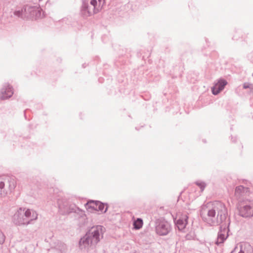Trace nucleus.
Instances as JSON below:
<instances>
[{
    "label": "nucleus",
    "instance_id": "1",
    "mask_svg": "<svg viewBox=\"0 0 253 253\" xmlns=\"http://www.w3.org/2000/svg\"><path fill=\"white\" fill-rule=\"evenodd\" d=\"M200 216L204 222L210 226H215L219 224V222L225 221L228 217L227 210L223 203L215 201L211 208L202 207Z\"/></svg>",
    "mask_w": 253,
    "mask_h": 253
},
{
    "label": "nucleus",
    "instance_id": "2",
    "mask_svg": "<svg viewBox=\"0 0 253 253\" xmlns=\"http://www.w3.org/2000/svg\"><path fill=\"white\" fill-rule=\"evenodd\" d=\"M38 218V213L34 210L27 209L25 211L20 208L13 215V222L16 225H28Z\"/></svg>",
    "mask_w": 253,
    "mask_h": 253
},
{
    "label": "nucleus",
    "instance_id": "3",
    "mask_svg": "<svg viewBox=\"0 0 253 253\" xmlns=\"http://www.w3.org/2000/svg\"><path fill=\"white\" fill-rule=\"evenodd\" d=\"M102 228V226H97L86 233L81 238L79 245L80 249L83 250L87 248L89 245H96L100 241V232Z\"/></svg>",
    "mask_w": 253,
    "mask_h": 253
},
{
    "label": "nucleus",
    "instance_id": "4",
    "mask_svg": "<svg viewBox=\"0 0 253 253\" xmlns=\"http://www.w3.org/2000/svg\"><path fill=\"white\" fill-rule=\"evenodd\" d=\"M59 211L61 214H68L72 212L80 213V216L84 215V211L77 207L75 204H70L66 199H59L57 201Z\"/></svg>",
    "mask_w": 253,
    "mask_h": 253
},
{
    "label": "nucleus",
    "instance_id": "5",
    "mask_svg": "<svg viewBox=\"0 0 253 253\" xmlns=\"http://www.w3.org/2000/svg\"><path fill=\"white\" fill-rule=\"evenodd\" d=\"M239 214L244 218L253 216V199H245L237 205Z\"/></svg>",
    "mask_w": 253,
    "mask_h": 253
},
{
    "label": "nucleus",
    "instance_id": "6",
    "mask_svg": "<svg viewBox=\"0 0 253 253\" xmlns=\"http://www.w3.org/2000/svg\"><path fill=\"white\" fill-rule=\"evenodd\" d=\"M94 3H96L95 0H82L80 10V15L82 17L86 18L97 13L98 12L94 7Z\"/></svg>",
    "mask_w": 253,
    "mask_h": 253
},
{
    "label": "nucleus",
    "instance_id": "7",
    "mask_svg": "<svg viewBox=\"0 0 253 253\" xmlns=\"http://www.w3.org/2000/svg\"><path fill=\"white\" fill-rule=\"evenodd\" d=\"M230 224V220L229 217H227L222 222H219V230L218 232L217 240L215 242V244L217 246L223 244L229 236Z\"/></svg>",
    "mask_w": 253,
    "mask_h": 253
},
{
    "label": "nucleus",
    "instance_id": "8",
    "mask_svg": "<svg viewBox=\"0 0 253 253\" xmlns=\"http://www.w3.org/2000/svg\"><path fill=\"white\" fill-rule=\"evenodd\" d=\"M155 227L156 234L161 236L167 235L171 230L170 224L162 218L156 220Z\"/></svg>",
    "mask_w": 253,
    "mask_h": 253
},
{
    "label": "nucleus",
    "instance_id": "9",
    "mask_svg": "<svg viewBox=\"0 0 253 253\" xmlns=\"http://www.w3.org/2000/svg\"><path fill=\"white\" fill-rule=\"evenodd\" d=\"M26 18L27 19H37L41 16V9L36 6H31L28 5H24Z\"/></svg>",
    "mask_w": 253,
    "mask_h": 253
},
{
    "label": "nucleus",
    "instance_id": "10",
    "mask_svg": "<svg viewBox=\"0 0 253 253\" xmlns=\"http://www.w3.org/2000/svg\"><path fill=\"white\" fill-rule=\"evenodd\" d=\"M227 81L223 78H220L214 83V85L211 87V91L213 95H217L227 84Z\"/></svg>",
    "mask_w": 253,
    "mask_h": 253
},
{
    "label": "nucleus",
    "instance_id": "11",
    "mask_svg": "<svg viewBox=\"0 0 253 253\" xmlns=\"http://www.w3.org/2000/svg\"><path fill=\"white\" fill-rule=\"evenodd\" d=\"M13 94V90L12 86L9 84H5L1 89L0 98L4 100L11 97Z\"/></svg>",
    "mask_w": 253,
    "mask_h": 253
},
{
    "label": "nucleus",
    "instance_id": "12",
    "mask_svg": "<svg viewBox=\"0 0 253 253\" xmlns=\"http://www.w3.org/2000/svg\"><path fill=\"white\" fill-rule=\"evenodd\" d=\"M249 193V188L247 186L239 185L237 186L235 190V196L237 199H239L242 196Z\"/></svg>",
    "mask_w": 253,
    "mask_h": 253
},
{
    "label": "nucleus",
    "instance_id": "13",
    "mask_svg": "<svg viewBox=\"0 0 253 253\" xmlns=\"http://www.w3.org/2000/svg\"><path fill=\"white\" fill-rule=\"evenodd\" d=\"M188 219L187 214H183L177 220L175 224L179 230L182 231L185 229L188 223Z\"/></svg>",
    "mask_w": 253,
    "mask_h": 253
},
{
    "label": "nucleus",
    "instance_id": "14",
    "mask_svg": "<svg viewBox=\"0 0 253 253\" xmlns=\"http://www.w3.org/2000/svg\"><path fill=\"white\" fill-rule=\"evenodd\" d=\"M25 10L26 9L24 8V6L16 7L13 11V16L22 19H25L26 18V12H25Z\"/></svg>",
    "mask_w": 253,
    "mask_h": 253
},
{
    "label": "nucleus",
    "instance_id": "15",
    "mask_svg": "<svg viewBox=\"0 0 253 253\" xmlns=\"http://www.w3.org/2000/svg\"><path fill=\"white\" fill-rule=\"evenodd\" d=\"M97 201L90 200L85 204L86 209L89 212L97 211Z\"/></svg>",
    "mask_w": 253,
    "mask_h": 253
},
{
    "label": "nucleus",
    "instance_id": "16",
    "mask_svg": "<svg viewBox=\"0 0 253 253\" xmlns=\"http://www.w3.org/2000/svg\"><path fill=\"white\" fill-rule=\"evenodd\" d=\"M5 184H8L10 192H12L16 185V180L14 177H7L4 182Z\"/></svg>",
    "mask_w": 253,
    "mask_h": 253
},
{
    "label": "nucleus",
    "instance_id": "17",
    "mask_svg": "<svg viewBox=\"0 0 253 253\" xmlns=\"http://www.w3.org/2000/svg\"><path fill=\"white\" fill-rule=\"evenodd\" d=\"M97 211H100L101 213H105L108 210V206L101 202L100 201H97Z\"/></svg>",
    "mask_w": 253,
    "mask_h": 253
},
{
    "label": "nucleus",
    "instance_id": "18",
    "mask_svg": "<svg viewBox=\"0 0 253 253\" xmlns=\"http://www.w3.org/2000/svg\"><path fill=\"white\" fill-rule=\"evenodd\" d=\"M143 224V220L140 218H137L133 221V228L135 229H139L142 227Z\"/></svg>",
    "mask_w": 253,
    "mask_h": 253
},
{
    "label": "nucleus",
    "instance_id": "19",
    "mask_svg": "<svg viewBox=\"0 0 253 253\" xmlns=\"http://www.w3.org/2000/svg\"><path fill=\"white\" fill-rule=\"evenodd\" d=\"M96 3H94V7L97 12H99L105 3V0H95Z\"/></svg>",
    "mask_w": 253,
    "mask_h": 253
},
{
    "label": "nucleus",
    "instance_id": "20",
    "mask_svg": "<svg viewBox=\"0 0 253 253\" xmlns=\"http://www.w3.org/2000/svg\"><path fill=\"white\" fill-rule=\"evenodd\" d=\"M194 183L200 188L201 192L204 191L207 185L205 182L200 180L196 181Z\"/></svg>",
    "mask_w": 253,
    "mask_h": 253
},
{
    "label": "nucleus",
    "instance_id": "21",
    "mask_svg": "<svg viewBox=\"0 0 253 253\" xmlns=\"http://www.w3.org/2000/svg\"><path fill=\"white\" fill-rule=\"evenodd\" d=\"M7 194V191L5 188V183L3 181L0 182V196H5Z\"/></svg>",
    "mask_w": 253,
    "mask_h": 253
},
{
    "label": "nucleus",
    "instance_id": "22",
    "mask_svg": "<svg viewBox=\"0 0 253 253\" xmlns=\"http://www.w3.org/2000/svg\"><path fill=\"white\" fill-rule=\"evenodd\" d=\"M5 239V237L3 232L0 230V245L2 244Z\"/></svg>",
    "mask_w": 253,
    "mask_h": 253
},
{
    "label": "nucleus",
    "instance_id": "23",
    "mask_svg": "<svg viewBox=\"0 0 253 253\" xmlns=\"http://www.w3.org/2000/svg\"><path fill=\"white\" fill-rule=\"evenodd\" d=\"M243 88L245 89H247V88H249L253 89V85L252 84H249L247 83H245L243 84Z\"/></svg>",
    "mask_w": 253,
    "mask_h": 253
},
{
    "label": "nucleus",
    "instance_id": "24",
    "mask_svg": "<svg viewBox=\"0 0 253 253\" xmlns=\"http://www.w3.org/2000/svg\"><path fill=\"white\" fill-rule=\"evenodd\" d=\"M248 59L253 63V50L248 54Z\"/></svg>",
    "mask_w": 253,
    "mask_h": 253
},
{
    "label": "nucleus",
    "instance_id": "25",
    "mask_svg": "<svg viewBox=\"0 0 253 253\" xmlns=\"http://www.w3.org/2000/svg\"><path fill=\"white\" fill-rule=\"evenodd\" d=\"M237 138L236 136H234V137L232 136V137H231V140L233 142H234V143L236 142L237 141Z\"/></svg>",
    "mask_w": 253,
    "mask_h": 253
},
{
    "label": "nucleus",
    "instance_id": "26",
    "mask_svg": "<svg viewBox=\"0 0 253 253\" xmlns=\"http://www.w3.org/2000/svg\"><path fill=\"white\" fill-rule=\"evenodd\" d=\"M186 238L187 240H191L193 238V237H192L190 234H187L186 236Z\"/></svg>",
    "mask_w": 253,
    "mask_h": 253
},
{
    "label": "nucleus",
    "instance_id": "27",
    "mask_svg": "<svg viewBox=\"0 0 253 253\" xmlns=\"http://www.w3.org/2000/svg\"><path fill=\"white\" fill-rule=\"evenodd\" d=\"M233 252L230 253H232ZM238 253H245V251L243 250V247H241L240 252Z\"/></svg>",
    "mask_w": 253,
    "mask_h": 253
},
{
    "label": "nucleus",
    "instance_id": "28",
    "mask_svg": "<svg viewBox=\"0 0 253 253\" xmlns=\"http://www.w3.org/2000/svg\"><path fill=\"white\" fill-rule=\"evenodd\" d=\"M82 66H83V68H85V67L86 66V64H85V63H84V64H83L82 65Z\"/></svg>",
    "mask_w": 253,
    "mask_h": 253
},
{
    "label": "nucleus",
    "instance_id": "29",
    "mask_svg": "<svg viewBox=\"0 0 253 253\" xmlns=\"http://www.w3.org/2000/svg\"><path fill=\"white\" fill-rule=\"evenodd\" d=\"M204 142H206V141L205 140H203Z\"/></svg>",
    "mask_w": 253,
    "mask_h": 253
},
{
    "label": "nucleus",
    "instance_id": "30",
    "mask_svg": "<svg viewBox=\"0 0 253 253\" xmlns=\"http://www.w3.org/2000/svg\"><path fill=\"white\" fill-rule=\"evenodd\" d=\"M233 39H235V36L233 37Z\"/></svg>",
    "mask_w": 253,
    "mask_h": 253
},
{
    "label": "nucleus",
    "instance_id": "31",
    "mask_svg": "<svg viewBox=\"0 0 253 253\" xmlns=\"http://www.w3.org/2000/svg\"><path fill=\"white\" fill-rule=\"evenodd\" d=\"M252 76H253V73Z\"/></svg>",
    "mask_w": 253,
    "mask_h": 253
}]
</instances>
